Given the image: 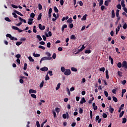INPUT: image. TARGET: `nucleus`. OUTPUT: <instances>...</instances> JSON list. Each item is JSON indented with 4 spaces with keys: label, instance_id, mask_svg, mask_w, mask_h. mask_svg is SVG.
<instances>
[{
    "label": "nucleus",
    "instance_id": "nucleus-1",
    "mask_svg": "<svg viewBox=\"0 0 127 127\" xmlns=\"http://www.w3.org/2000/svg\"><path fill=\"white\" fill-rule=\"evenodd\" d=\"M64 74L65 76H69V75H71V70L69 69H66Z\"/></svg>",
    "mask_w": 127,
    "mask_h": 127
},
{
    "label": "nucleus",
    "instance_id": "nucleus-2",
    "mask_svg": "<svg viewBox=\"0 0 127 127\" xmlns=\"http://www.w3.org/2000/svg\"><path fill=\"white\" fill-rule=\"evenodd\" d=\"M52 59V57H44L41 58V61H45V60H51Z\"/></svg>",
    "mask_w": 127,
    "mask_h": 127
},
{
    "label": "nucleus",
    "instance_id": "nucleus-3",
    "mask_svg": "<svg viewBox=\"0 0 127 127\" xmlns=\"http://www.w3.org/2000/svg\"><path fill=\"white\" fill-rule=\"evenodd\" d=\"M63 118L64 119H69V114L68 113V112L66 113V114H64L63 115Z\"/></svg>",
    "mask_w": 127,
    "mask_h": 127
},
{
    "label": "nucleus",
    "instance_id": "nucleus-4",
    "mask_svg": "<svg viewBox=\"0 0 127 127\" xmlns=\"http://www.w3.org/2000/svg\"><path fill=\"white\" fill-rule=\"evenodd\" d=\"M29 94H36L37 93V91L34 89H30L29 90Z\"/></svg>",
    "mask_w": 127,
    "mask_h": 127
},
{
    "label": "nucleus",
    "instance_id": "nucleus-5",
    "mask_svg": "<svg viewBox=\"0 0 127 127\" xmlns=\"http://www.w3.org/2000/svg\"><path fill=\"white\" fill-rule=\"evenodd\" d=\"M39 28L41 30H44V29H45V26H42V25L41 24H39Z\"/></svg>",
    "mask_w": 127,
    "mask_h": 127
},
{
    "label": "nucleus",
    "instance_id": "nucleus-6",
    "mask_svg": "<svg viewBox=\"0 0 127 127\" xmlns=\"http://www.w3.org/2000/svg\"><path fill=\"white\" fill-rule=\"evenodd\" d=\"M40 70L41 71H43V72H45V71H48V67L44 66L43 67L41 68Z\"/></svg>",
    "mask_w": 127,
    "mask_h": 127
},
{
    "label": "nucleus",
    "instance_id": "nucleus-7",
    "mask_svg": "<svg viewBox=\"0 0 127 127\" xmlns=\"http://www.w3.org/2000/svg\"><path fill=\"white\" fill-rule=\"evenodd\" d=\"M109 110L110 113H111V114H113V113H114V108H112V106L111 105L109 107Z\"/></svg>",
    "mask_w": 127,
    "mask_h": 127
},
{
    "label": "nucleus",
    "instance_id": "nucleus-8",
    "mask_svg": "<svg viewBox=\"0 0 127 127\" xmlns=\"http://www.w3.org/2000/svg\"><path fill=\"white\" fill-rule=\"evenodd\" d=\"M84 103H86V99H85L84 97H83L80 101V104H83Z\"/></svg>",
    "mask_w": 127,
    "mask_h": 127
},
{
    "label": "nucleus",
    "instance_id": "nucleus-9",
    "mask_svg": "<svg viewBox=\"0 0 127 127\" xmlns=\"http://www.w3.org/2000/svg\"><path fill=\"white\" fill-rule=\"evenodd\" d=\"M14 11L17 14H18L19 15H20V16H23V14H22V13H21L20 12H19V11H18L16 10H15Z\"/></svg>",
    "mask_w": 127,
    "mask_h": 127
},
{
    "label": "nucleus",
    "instance_id": "nucleus-10",
    "mask_svg": "<svg viewBox=\"0 0 127 127\" xmlns=\"http://www.w3.org/2000/svg\"><path fill=\"white\" fill-rule=\"evenodd\" d=\"M115 16H116V15H115V10H114V9H113V10H112V16H111V17H112V18H115Z\"/></svg>",
    "mask_w": 127,
    "mask_h": 127
},
{
    "label": "nucleus",
    "instance_id": "nucleus-11",
    "mask_svg": "<svg viewBox=\"0 0 127 127\" xmlns=\"http://www.w3.org/2000/svg\"><path fill=\"white\" fill-rule=\"evenodd\" d=\"M18 18L19 19V20L22 22V21H23L24 23H26V20L25 19H23V18H22L20 16L18 17Z\"/></svg>",
    "mask_w": 127,
    "mask_h": 127
},
{
    "label": "nucleus",
    "instance_id": "nucleus-12",
    "mask_svg": "<svg viewBox=\"0 0 127 127\" xmlns=\"http://www.w3.org/2000/svg\"><path fill=\"white\" fill-rule=\"evenodd\" d=\"M106 77L107 79H109L110 76H109V71L108 70V69L106 70Z\"/></svg>",
    "mask_w": 127,
    "mask_h": 127
},
{
    "label": "nucleus",
    "instance_id": "nucleus-13",
    "mask_svg": "<svg viewBox=\"0 0 127 127\" xmlns=\"http://www.w3.org/2000/svg\"><path fill=\"white\" fill-rule=\"evenodd\" d=\"M65 28H67V25L66 24H64L62 28V31L63 32H64V29H65Z\"/></svg>",
    "mask_w": 127,
    "mask_h": 127
},
{
    "label": "nucleus",
    "instance_id": "nucleus-14",
    "mask_svg": "<svg viewBox=\"0 0 127 127\" xmlns=\"http://www.w3.org/2000/svg\"><path fill=\"white\" fill-rule=\"evenodd\" d=\"M121 5L122 7H125L126 4H125V0H122L121 1Z\"/></svg>",
    "mask_w": 127,
    "mask_h": 127
},
{
    "label": "nucleus",
    "instance_id": "nucleus-15",
    "mask_svg": "<svg viewBox=\"0 0 127 127\" xmlns=\"http://www.w3.org/2000/svg\"><path fill=\"white\" fill-rule=\"evenodd\" d=\"M67 22L68 23H72L73 22V19H72V18L70 17L67 20Z\"/></svg>",
    "mask_w": 127,
    "mask_h": 127
},
{
    "label": "nucleus",
    "instance_id": "nucleus-16",
    "mask_svg": "<svg viewBox=\"0 0 127 127\" xmlns=\"http://www.w3.org/2000/svg\"><path fill=\"white\" fill-rule=\"evenodd\" d=\"M60 86H61V83H59L57 84V87H56V91H58V89H60Z\"/></svg>",
    "mask_w": 127,
    "mask_h": 127
},
{
    "label": "nucleus",
    "instance_id": "nucleus-17",
    "mask_svg": "<svg viewBox=\"0 0 127 127\" xmlns=\"http://www.w3.org/2000/svg\"><path fill=\"white\" fill-rule=\"evenodd\" d=\"M46 37H49V36L50 37L52 36V33H51V31H49L48 32V34H46Z\"/></svg>",
    "mask_w": 127,
    "mask_h": 127
},
{
    "label": "nucleus",
    "instance_id": "nucleus-18",
    "mask_svg": "<svg viewBox=\"0 0 127 127\" xmlns=\"http://www.w3.org/2000/svg\"><path fill=\"white\" fill-rule=\"evenodd\" d=\"M117 67H118V68H122V67H123V64H122V63H118L117 64Z\"/></svg>",
    "mask_w": 127,
    "mask_h": 127
},
{
    "label": "nucleus",
    "instance_id": "nucleus-19",
    "mask_svg": "<svg viewBox=\"0 0 127 127\" xmlns=\"http://www.w3.org/2000/svg\"><path fill=\"white\" fill-rule=\"evenodd\" d=\"M71 70L73 72H77V71H78V69L76 67H71Z\"/></svg>",
    "mask_w": 127,
    "mask_h": 127
},
{
    "label": "nucleus",
    "instance_id": "nucleus-20",
    "mask_svg": "<svg viewBox=\"0 0 127 127\" xmlns=\"http://www.w3.org/2000/svg\"><path fill=\"white\" fill-rule=\"evenodd\" d=\"M109 59L110 60L111 64L113 65V64H114V59L112 58L111 56H109Z\"/></svg>",
    "mask_w": 127,
    "mask_h": 127
},
{
    "label": "nucleus",
    "instance_id": "nucleus-21",
    "mask_svg": "<svg viewBox=\"0 0 127 127\" xmlns=\"http://www.w3.org/2000/svg\"><path fill=\"white\" fill-rule=\"evenodd\" d=\"M87 14H85L84 15H83V16L81 18V20H86V19H87Z\"/></svg>",
    "mask_w": 127,
    "mask_h": 127
},
{
    "label": "nucleus",
    "instance_id": "nucleus-22",
    "mask_svg": "<svg viewBox=\"0 0 127 127\" xmlns=\"http://www.w3.org/2000/svg\"><path fill=\"white\" fill-rule=\"evenodd\" d=\"M33 56H34V57H36V58L40 57V54H35V53H33Z\"/></svg>",
    "mask_w": 127,
    "mask_h": 127
},
{
    "label": "nucleus",
    "instance_id": "nucleus-23",
    "mask_svg": "<svg viewBox=\"0 0 127 127\" xmlns=\"http://www.w3.org/2000/svg\"><path fill=\"white\" fill-rule=\"evenodd\" d=\"M92 52V51L91 50H86L85 51V54H90Z\"/></svg>",
    "mask_w": 127,
    "mask_h": 127
},
{
    "label": "nucleus",
    "instance_id": "nucleus-24",
    "mask_svg": "<svg viewBox=\"0 0 127 127\" xmlns=\"http://www.w3.org/2000/svg\"><path fill=\"white\" fill-rule=\"evenodd\" d=\"M41 17H42V14L40 13L38 16L37 20H40V19H41Z\"/></svg>",
    "mask_w": 127,
    "mask_h": 127
},
{
    "label": "nucleus",
    "instance_id": "nucleus-25",
    "mask_svg": "<svg viewBox=\"0 0 127 127\" xmlns=\"http://www.w3.org/2000/svg\"><path fill=\"white\" fill-rule=\"evenodd\" d=\"M28 58L30 62H34V59L32 57H29Z\"/></svg>",
    "mask_w": 127,
    "mask_h": 127
},
{
    "label": "nucleus",
    "instance_id": "nucleus-26",
    "mask_svg": "<svg viewBox=\"0 0 127 127\" xmlns=\"http://www.w3.org/2000/svg\"><path fill=\"white\" fill-rule=\"evenodd\" d=\"M37 38L38 39L39 41H41L42 40V38L39 35H37Z\"/></svg>",
    "mask_w": 127,
    "mask_h": 127
},
{
    "label": "nucleus",
    "instance_id": "nucleus-27",
    "mask_svg": "<svg viewBox=\"0 0 127 127\" xmlns=\"http://www.w3.org/2000/svg\"><path fill=\"white\" fill-rule=\"evenodd\" d=\"M61 71L63 72V73H65V71H66V69H65V67L64 66L61 67Z\"/></svg>",
    "mask_w": 127,
    "mask_h": 127
},
{
    "label": "nucleus",
    "instance_id": "nucleus-28",
    "mask_svg": "<svg viewBox=\"0 0 127 127\" xmlns=\"http://www.w3.org/2000/svg\"><path fill=\"white\" fill-rule=\"evenodd\" d=\"M54 10L55 11L56 13L59 12V10H58V8L56 7V6L54 7Z\"/></svg>",
    "mask_w": 127,
    "mask_h": 127
},
{
    "label": "nucleus",
    "instance_id": "nucleus-29",
    "mask_svg": "<svg viewBox=\"0 0 127 127\" xmlns=\"http://www.w3.org/2000/svg\"><path fill=\"white\" fill-rule=\"evenodd\" d=\"M120 13V10L117 9L116 10V16H117V17H120L119 16V15H120V13Z\"/></svg>",
    "mask_w": 127,
    "mask_h": 127
},
{
    "label": "nucleus",
    "instance_id": "nucleus-30",
    "mask_svg": "<svg viewBox=\"0 0 127 127\" xmlns=\"http://www.w3.org/2000/svg\"><path fill=\"white\" fill-rule=\"evenodd\" d=\"M112 98L113 99L114 102H115V103H117L118 102V98L115 96H113Z\"/></svg>",
    "mask_w": 127,
    "mask_h": 127
},
{
    "label": "nucleus",
    "instance_id": "nucleus-31",
    "mask_svg": "<svg viewBox=\"0 0 127 127\" xmlns=\"http://www.w3.org/2000/svg\"><path fill=\"white\" fill-rule=\"evenodd\" d=\"M124 114H125V111H122V112L120 114L119 118H122L124 116Z\"/></svg>",
    "mask_w": 127,
    "mask_h": 127
},
{
    "label": "nucleus",
    "instance_id": "nucleus-32",
    "mask_svg": "<svg viewBox=\"0 0 127 127\" xmlns=\"http://www.w3.org/2000/svg\"><path fill=\"white\" fill-rule=\"evenodd\" d=\"M50 77L48 76V73L47 74V75L45 76V80L46 81H48V80H50Z\"/></svg>",
    "mask_w": 127,
    "mask_h": 127
},
{
    "label": "nucleus",
    "instance_id": "nucleus-33",
    "mask_svg": "<svg viewBox=\"0 0 127 127\" xmlns=\"http://www.w3.org/2000/svg\"><path fill=\"white\" fill-rule=\"evenodd\" d=\"M4 20H6V21H8V22H11V20L8 17H5Z\"/></svg>",
    "mask_w": 127,
    "mask_h": 127
},
{
    "label": "nucleus",
    "instance_id": "nucleus-34",
    "mask_svg": "<svg viewBox=\"0 0 127 127\" xmlns=\"http://www.w3.org/2000/svg\"><path fill=\"white\" fill-rule=\"evenodd\" d=\"M102 117L104 119H107V118L108 117V115H107V114L104 113H103Z\"/></svg>",
    "mask_w": 127,
    "mask_h": 127
},
{
    "label": "nucleus",
    "instance_id": "nucleus-35",
    "mask_svg": "<svg viewBox=\"0 0 127 127\" xmlns=\"http://www.w3.org/2000/svg\"><path fill=\"white\" fill-rule=\"evenodd\" d=\"M85 49V46L83 45L82 46V47L79 50L80 52H82V51Z\"/></svg>",
    "mask_w": 127,
    "mask_h": 127
},
{
    "label": "nucleus",
    "instance_id": "nucleus-36",
    "mask_svg": "<svg viewBox=\"0 0 127 127\" xmlns=\"http://www.w3.org/2000/svg\"><path fill=\"white\" fill-rule=\"evenodd\" d=\"M12 28L13 29H14L15 30H19V28H18V27H16V26H13L12 27Z\"/></svg>",
    "mask_w": 127,
    "mask_h": 127
},
{
    "label": "nucleus",
    "instance_id": "nucleus-37",
    "mask_svg": "<svg viewBox=\"0 0 127 127\" xmlns=\"http://www.w3.org/2000/svg\"><path fill=\"white\" fill-rule=\"evenodd\" d=\"M43 85H44V81H42L40 84V88H42L43 87Z\"/></svg>",
    "mask_w": 127,
    "mask_h": 127
},
{
    "label": "nucleus",
    "instance_id": "nucleus-38",
    "mask_svg": "<svg viewBox=\"0 0 127 127\" xmlns=\"http://www.w3.org/2000/svg\"><path fill=\"white\" fill-rule=\"evenodd\" d=\"M103 3H104V0H100L99 2V6H101L103 5Z\"/></svg>",
    "mask_w": 127,
    "mask_h": 127
},
{
    "label": "nucleus",
    "instance_id": "nucleus-39",
    "mask_svg": "<svg viewBox=\"0 0 127 127\" xmlns=\"http://www.w3.org/2000/svg\"><path fill=\"white\" fill-rule=\"evenodd\" d=\"M12 14V15H13V17H14L15 18H17V15H16V13L14 12H13Z\"/></svg>",
    "mask_w": 127,
    "mask_h": 127
},
{
    "label": "nucleus",
    "instance_id": "nucleus-40",
    "mask_svg": "<svg viewBox=\"0 0 127 127\" xmlns=\"http://www.w3.org/2000/svg\"><path fill=\"white\" fill-rule=\"evenodd\" d=\"M21 44H22V42H17L16 43V45H17V46H19Z\"/></svg>",
    "mask_w": 127,
    "mask_h": 127
},
{
    "label": "nucleus",
    "instance_id": "nucleus-41",
    "mask_svg": "<svg viewBox=\"0 0 127 127\" xmlns=\"http://www.w3.org/2000/svg\"><path fill=\"white\" fill-rule=\"evenodd\" d=\"M70 39H73V40H75V39H76V37H75V35H72L70 36Z\"/></svg>",
    "mask_w": 127,
    "mask_h": 127
},
{
    "label": "nucleus",
    "instance_id": "nucleus-42",
    "mask_svg": "<svg viewBox=\"0 0 127 127\" xmlns=\"http://www.w3.org/2000/svg\"><path fill=\"white\" fill-rule=\"evenodd\" d=\"M99 70L100 72H105V68L104 67L100 68Z\"/></svg>",
    "mask_w": 127,
    "mask_h": 127
},
{
    "label": "nucleus",
    "instance_id": "nucleus-43",
    "mask_svg": "<svg viewBox=\"0 0 127 127\" xmlns=\"http://www.w3.org/2000/svg\"><path fill=\"white\" fill-rule=\"evenodd\" d=\"M38 48L41 49H43V50H45V47H43L41 45L39 46Z\"/></svg>",
    "mask_w": 127,
    "mask_h": 127
},
{
    "label": "nucleus",
    "instance_id": "nucleus-44",
    "mask_svg": "<svg viewBox=\"0 0 127 127\" xmlns=\"http://www.w3.org/2000/svg\"><path fill=\"white\" fill-rule=\"evenodd\" d=\"M117 7L118 8V9H122V5H121V4H118L117 5Z\"/></svg>",
    "mask_w": 127,
    "mask_h": 127
},
{
    "label": "nucleus",
    "instance_id": "nucleus-45",
    "mask_svg": "<svg viewBox=\"0 0 127 127\" xmlns=\"http://www.w3.org/2000/svg\"><path fill=\"white\" fill-rule=\"evenodd\" d=\"M127 123V118H123L122 123L123 124H126Z\"/></svg>",
    "mask_w": 127,
    "mask_h": 127
},
{
    "label": "nucleus",
    "instance_id": "nucleus-46",
    "mask_svg": "<svg viewBox=\"0 0 127 127\" xmlns=\"http://www.w3.org/2000/svg\"><path fill=\"white\" fill-rule=\"evenodd\" d=\"M34 16H35V14H34V13H31L30 14V17L34 18Z\"/></svg>",
    "mask_w": 127,
    "mask_h": 127
},
{
    "label": "nucleus",
    "instance_id": "nucleus-47",
    "mask_svg": "<svg viewBox=\"0 0 127 127\" xmlns=\"http://www.w3.org/2000/svg\"><path fill=\"white\" fill-rule=\"evenodd\" d=\"M47 47L48 48H50V47H51V43L50 42H48L47 44Z\"/></svg>",
    "mask_w": 127,
    "mask_h": 127
},
{
    "label": "nucleus",
    "instance_id": "nucleus-48",
    "mask_svg": "<svg viewBox=\"0 0 127 127\" xmlns=\"http://www.w3.org/2000/svg\"><path fill=\"white\" fill-rule=\"evenodd\" d=\"M90 119H93V112H92V110L90 111Z\"/></svg>",
    "mask_w": 127,
    "mask_h": 127
},
{
    "label": "nucleus",
    "instance_id": "nucleus-49",
    "mask_svg": "<svg viewBox=\"0 0 127 127\" xmlns=\"http://www.w3.org/2000/svg\"><path fill=\"white\" fill-rule=\"evenodd\" d=\"M38 7H39V10H41V9H42V5H41V4L39 3L38 4Z\"/></svg>",
    "mask_w": 127,
    "mask_h": 127
},
{
    "label": "nucleus",
    "instance_id": "nucleus-50",
    "mask_svg": "<svg viewBox=\"0 0 127 127\" xmlns=\"http://www.w3.org/2000/svg\"><path fill=\"white\" fill-rule=\"evenodd\" d=\"M24 70H26V69H27V64L25 63L24 64V66L23 67Z\"/></svg>",
    "mask_w": 127,
    "mask_h": 127
},
{
    "label": "nucleus",
    "instance_id": "nucleus-51",
    "mask_svg": "<svg viewBox=\"0 0 127 127\" xmlns=\"http://www.w3.org/2000/svg\"><path fill=\"white\" fill-rule=\"evenodd\" d=\"M105 5H106V6H108L109 5V1L108 0H105L104 2Z\"/></svg>",
    "mask_w": 127,
    "mask_h": 127
},
{
    "label": "nucleus",
    "instance_id": "nucleus-52",
    "mask_svg": "<svg viewBox=\"0 0 127 127\" xmlns=\"http://www.w3.org/2000/svg\"><path fill=\"white\" fill-rule=\"evenodd\" d=\"M104 95L106 97H109V93H108L107 91H104Z\"/></svg>",
    "mask_w": 127,
    "mask_h": 127
},
{
    "label": "nucleus",
    "instance_id": "nucleus-53",
    "mask_svg": "<svg viewBox=\"0 0 127 127\" xmlns=\"http://www.w3.org/2000/svg\"><path fill=\"white\" fill-rule=\"evenodd\" d=\"M31 96L32 97V98H33L34 99H36L37 97H36V95L35 94H31Z\"/></svg>",
    "mask_w": 127,
    "mask_h": 127
},
{
    "label": "nucleus",
    "instance_id": "nucleus-54",
    "mask_svg": "<svg viewBox=\"0 0 127 127\" xmlns=\"http://www.w3.org/2000/svg\"><path fill=\"white\" fill-rule=\"evenodd\" d=\"M11 6H12V7H13V8H18V6H17V5H14L13 4H12L11 5Z\"/></svg>",
    "mask_w": 127,
    "mask_h": 127
},
{
    "label": "nucleus",
    "instance_id": "nucleus-55",
    "mask_svg": "<svg viewBox=\"0 0 127 127\" xmlns=\"http://www.w3.org/2000/svg\"><path fill=\"white\" fill-rule=\"evenodd\" d=\"M60 3L61 5H63V4H64V0H60Z\"/></svg>",
    "mask_w": 127,
    "mask_h": 127
},
{
    "label": "nucleus",
    "instance_id": "nucleus-56",
    "mask_svg": "<svg viewBox=\"0 0 127 127\" xmlns=\"http://www.w3.org/2000/svg\"><path fill=\"white\" fill-rule=\"evenodd\" d=\"M79 114H83V109L81 108L79 109Z\"/></svg>",
    "mask_w": 127,
    "mask_h": 127
},
{
    "label": "nucleus",
    "instance_id": "nucleus-57",
    "mask_svg": "<svg viewBox=\"0 0 127 127\" xmlns=\"http://www.w3.org/2000/svg\"><path fill=\"white\" fill-rule=\"evenodd\" d=\"M127 23H125L123 25V28L124 29H127Z\"/></svg>",
    "mask_w": 127,
    "mask_h": 127
},
{
    "label": "nucleus",
    "instance_id": "nucleus-58",
    "mask_svg": "<svg viewBox=\"0 0 127 127\" xmlns=\"http://www.w3.org/2000/svg\"><path fill=\"white\" fill-rule=\"evenodd\" d=\"M15 57L16 58H17V59H19V58L20 57H21V56L20 55V54H17L16 56H15Z\"/></svg>",
    "mask_w": 127,
    "mask_h": 127
},
{
    "label": "nucleus",
    "instance_id": "nucleus-59",
    "mask_svg": "<svg viewBox=\"0 0 127 127\" xmlns=\"http://www.w3.org/2000/svg\"><path fill=\"white\" fill-rule=\"evenodd\" d=\"M55 110L57 113H59V112H60V108L57 107L56 108Z\"/></svg>",
    "mask_w": 127,
    "mask_h": 127
},
{
    "label": "nucleus",
    "instance_id": "nucleus-60",
    "mask_svg": "<svg viewBox=\"0 0 127 127\" xmlns=\"http://www.w3.org/2000/svg\"><path fill=\"white\" fill-rule=\"evenodd\" d=\"M46 55L48 56V57H51L50 56H51V54H50V53L49 52H47L46 53Z\"/></svg>",
    "mask_w": 127,
    "mask_h": 127
},
{
    "label": "nucleus",
    "instance_id": "nucleus-61",
    "mask_svg": "<svg viewBox=\"0 0 127 127\" xmlns=\"http://www.w3.org/2000/svg\"><path fill=\"white\" fill-rule=\"evenodd\" d=\"M52 58H53L54 59H56V53L53 54V55L52 56Z\"/></svg>",
    "mask_w": 127,
    "mask_h": 127
},
{
    "label": "nucleus",
    "instance_id": "nucleus-62",
    "mask_svg": "<svg viewBox=\"0 0 127 127\" xmlns=\"http://www.w3.org/2000/svg\"><path fill=\"white\" fill-rule=\"evenodd\" d=\"M48 73L50 76H53V73H52V71L49 70Z\"/></svg>",
    "mask_w": 127,
    "mask_h": 127
},
{
    "label": "nucleus",
    "instance_id": "nucleus-63",
    "mask_svg": "<svg viewBox=\"0 0 127 127\" xmlns=\"http://www.w3.org/2000/svg\"><path fill=\"white\" fill-rule=\"evenodd\" d=\"M36 126L37 127H40V124H39V121L36 122Z\"/></svg>",
    "mask_w": 127,
    "mask_h": 127
},
{
    "label": "nucleus",
    "instance_id": "nucleus-64",
    "mask_svg": "<svg viewBox=\"0 0 127 127\" xmlns=\"http://www.w3.org/2000/svg\"><path fill=\"white\" fill-rule=\"evenodd\" d=\"M118 75L120 76V77H122V72L120 71H119L118 72Z\"/></svg>",
    "mask_w": 127,
    "mask_h": 127
}]
</instances>
